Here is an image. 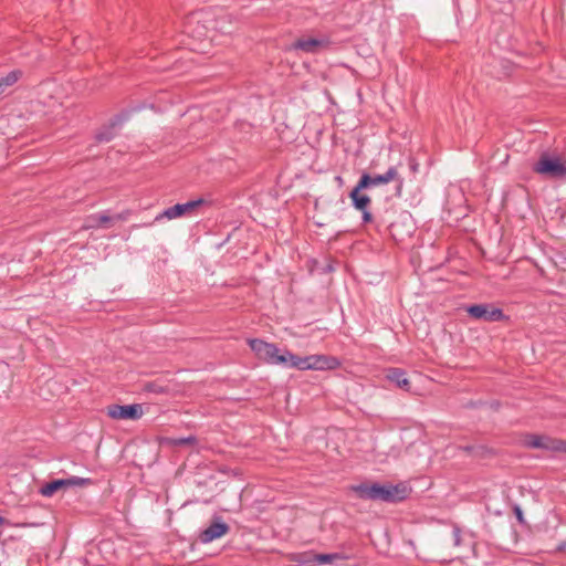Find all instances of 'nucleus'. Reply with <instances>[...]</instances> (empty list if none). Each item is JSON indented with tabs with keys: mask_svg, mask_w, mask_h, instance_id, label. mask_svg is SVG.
Masks as SVG:
<instances>
[{
	"mask_svg": "<svg viewBox=\"0 0 566 566\" xmlns=\"http://www.w3.org/2000/svg\"><path fill=\"white\" fill-rule=\"evenodd\" d=\"M555 439L547 436L528 434L524 440V444L532 449H542L553 451Z\"/></svg>",
	"mask_w": 566,
	"mask_h": 566,
	"instance_id": "obj_13",
	"label": "nucleus"
},
{
	"mask_svg": "<svg viewBox=\"0 0 566 566\" xmlns=\"http://www.w3.org/2000/svg\"><path fill=\"white\" fill-rule=\"evenodd\" d=\"M374 214H361L363 223H368L373 221Z\"/></svg>",
	"mask_w": 566,
	"mask_h": 566,
	"instance_id": "obj_29",
	"label": "nucleus"
},
{
	"mask_svg": "<svg viewBox=\"0 0 566 566\" xmlns=\"http://www.w3.org/2000/svg\"><path fill=\"white\" fill-rule=\"evenodd\" d=\"M389 230L392 238L397 241L411 237L416 231V222L412 220V214H400V220L392 221L389 224Z\"/></svg>",
	"mask_w": 566,
	"mask_h": 566,
	"instance_id": "obj_8",
	"label": "nucleus"
},
{
	"mask_svg": "<svg viewBox=\"0 0 566 566\" xmlns=\"http://www.w3.org/2000/svg\"><path fill=\"white\" fill-rule=\"evenodd\" d=\"M65 489L63 479H56L52 480L49 483L44 484L40 490L39 493L42 496L50 497L59 490Z\"/></svg>",
	"mask_w": 566,
	"mask_h": 566,
	"instance_id": "obj_19",
	"label": "nucleus"
},
{
	"mask_svg": "<svg viewBox=\"0 0 566 566\" xmlns=\"http://www.w3.org/2000/svg\"><path fill=\"white\" fill-rule=\"evenodd\" d=\"M328 44L329 41L327 39L303 38L295 41L292 44V49L306 53H317L321 48H325Z\"/></svg>",
	"mask_w": 566,
	"mask_h": 566,
	"instance_id": "obj_12",
	"label": "nucleus"
},
{
	"mask_svg": "<svg viewBox=\"0 0 566 566\" xmlns=\"http://www.w3.org/2000/svg\"><path fill=\"white\" fill-rule=\"evenodd\" d=\"M554 446L556 448L553 451L565 452L566 453V441L555 439Z\"/></svg>",
	"mask_w": 566,
	"mask_h": 566,
	"instance_id": "obj_25",
	"label": "nucleus"
},
{
	"mask_svg": "<svg viewBox=\"0 0 566 566\" xmlns=\"http://www.w3.org/2000/svg\"><path fill=\"white\" fill-rule=\"evenodd\" d=\"M65 489L67 488H83L90 485L92 480L88 478L70 476L63 479Z\"/></svg>",
	"mask_w": 566,
	"mask_h": 566,
	"instance_id": "obj_21",
	"label": "nucleus"
},
{
	"mask_svg": "<svg viewBox=\"0 0 566 566\" xmlns=\"http://www.w3.org/2000/svg\"><path fill=\"white\" fill-rule=\"evenodd\" d=\"M182 214H158L156 217V221L161 219V218H167L168 220H171V219H175V218H178V217H181Z\"/></svg>",
	"mask_w": 566,
	"mask_h": 566,
	"instance_id": "obj_28",
	"label": "nucleus"
},
{
	"mask_svg": "<svg viewBox=\"0 0 566 566\" xmlns=\"http://www.w3.org/2000/svg\"><path fill=\"white\" fill-rule=\"evenodd\" d=\"M452 535H453V545L460 546L461 545V530L458 526L453 527Z\"/></svg>",
	"mask_w": 566,
	"mask_h": 566,
	"instance_id": "obj_24",
	"label": "nucleus"
},
{
	"mask_svg": "<svg viewBox=\"0 0 566 566\" xmlns=\"http://www.w3.org/2000/svg\"><path fill=\"white\" fill-rule=\"evenodd\" d=\"M143 407L139 403L132 405H112L108 407L107 415L112 419L137 420L143 417Z\"/></svg>",
	"mask_w": 566,
	"mask_h": 566,
	"instance_id": "obj_9",
	"label": "nucleus"
},
{
	"mask_svg": "<svg viewBox=\"0 0 566 566\" xmlns=\"http://www.w3.org/2000/svg\"><path fill=\"white\" fill-rule=\"evenodd\" d=\"M297 360V355L287 349H279L271 365H279L287 368H295L294 361Z\"/></svg>",
	"mask_w": 566,
	"mask_h": 566,
	"instance_id": "obj_16",
	"label": "nucleus"
},
{
	"mask_svg": "<svg viewBox=\"0 0 566 566\" xmlns=\"http://www.w3.org/2000/svg\"><path fill=\"white\" fill-rule=\"evenodd\" d=\"M196 441H197L196 437L189 436V437L180 438V439L176 440L175 442L178 446H182V444H195Z\"/></svg>",
	"mask_w": 566,
	"mask_h": 566,
	"instance_id": "obj_23",
	"label": "nucleus"
},
{
	"mask_svg": "<svg viewBox=\"0 0 566 566\" xmlns=\"http://www.w3.org/2000/svg\"><path fill=\"white\" fill-rule=\"evenodd\" d=\"M390 181H398L399 188L403 184V179L399 176L398 169L396 166H391L387 169L385 174L370 175L364 172L359 178V188H373L380 185H387Z\"/></svg>",
	"mask_w": 566,
	"mask_h": 566,
	"instance_id": "obj_4",
	"label": "nucleus"
},
{
	"mask_svg": "<svg viewBox=\"0 0 566 566\" xmlns=\"http://www.w3.org/2000/svg\"><path fill=\"white\" fill-rule=\"evenodd\" d=\"M144 388L147 392L153 394H164L166 391V389L163 386L156 382H147Z\"/></svg>",
	"mask_w": 566,
	"mask_h": 566,
	"instance_id": "obj_22",
	"label": "nucleus"
},
{
	"mask_svg": "<svg viewBox=\"0 0 566 566\" xmlns=\"http://www.w3.org/2000/svg\"><path fill=\"white\" fill-rule=\"evenodd\" d=\"M534 171L549 178H564L566 177V159L562 161L558 157L544 154L534 165Z\"/></svg>",
	"mask_w": 566,
	"mask_h": 566,
	"instance_id": "obj_3",
	"label": "nucleus"
},
{
	"mask_svg": "<svg viewBox=\"0 0 566 566\" xmlns=\"http://www.w3.org/2000/svg\"><path fill=\"white\" fill-rule=\"evenodd\" d=\"M229 530V525L220 516H216L211 524L200 532L199 539L201 543L207 544L226 535Z\"/></svg>",
	"mask_w": 566,
	"mask_h": 566,
	"instance_id": "obj_11",
	"label": "nucleus"
},
{
	"mask_svg": "<svg viewBox=\"0 0 566 566\" xmlns=\"http://www.w3.org/2000/svg\"><path fill=\"white\" fill-rule=\"evenodd\" d=\"M2 523H3V517L0 516V525H2Z\"/></svg>",
	"mask_w": 566,
	"mask_h": 566,
	"instance_id": "obj_32",
	"label": "nucleus"
},
{
	"mask_svg": "<svg viewBox=\"0 0 566 566\" xmlns=\"http://www.w3.org/2000/svg\"><path fill=\"white\" fill-rule=\"evenodd\" d=\"M23 75L21 70H12L6 75L0 77V96H2L6 91L13 86Z\"/></svg>",
	"mask_w": 566,
	"mask_h": 566,
	"instance_id": "obj_17",
	"label": "nucleus"
},
{
	"mask_svg": "<svg viewBox=\"0 0 566 566\" xmlns=\"http://www.w3.org/2000/svg\"><path fill=\"white\" fill-rule=\"evenodd\" d=\"M361 500L380 501L386 503H398L409 496L410 488L405 483L398 484H379V483H360L350 486Z\"/></svg>",
	"mask_w": 566,
	"mask_h": 566,
	"instance_id": "obj_1",
	"label": "nucleus"
},
{
	"mask_svg": "<svg viewBox=\"0 0 566 566\" xmlns=\"http://www.w3.org/2000/svg\"><path fill=\"white\" fill-rule=\"evenodd\" d=\"M293 364L298 370H333L340 366V360L335 356L310 355L297 356V360Z\"/></svg>",
	"mask_w": 566,
	"mask_h": 566,
	"instance_id": "obj_2",
	"label": "nucleus"
},
{
	"mask_svg": "<svg viewBox=\"0 0 566 566\" xmlns=\"http://www.w3.org/2000/svg\"><path fill=\"white\" fill-rule=\"evenodd\" d=\"M145 106L138 105L135 107H132L129 109H125L114 116V118L111 119L109 125L98 130L95 135V138L98 143H108L115 137V129L117 127H120L126 120H128L129 116L134 112L142 111Z\"/></svg>",
	"mask_w": 566,
	"mask_h": 566,
	"instance_id": "obj_5",
	"label": "nucleus"
},
{
	"mask_svg": "<svg viewBox=\"0 0 566 566\" xmlns=\"http://www.w3.org/2000/svg\"><path fill=\"white\" fill-rule=\"evenodd\" d=\"M249 346L252 352L259 357V359L271 365L277 350L280 349L274 343H268L265 340L253 338L249 340Z\"/></svg>",
	"mask_w": 566,
	"mask_h": 566,
	"instance_id": "obj_10",
	"label": "nucleus"
},
{
	"mask_svg": "<svg viewBox=\"0 0 566 566\" xmlns=\"http://www.w3.org/2000/svg\"><path fill=\"white\" fill-rule=\"evenodd\" d=\"M386 378L401 389L408 391L410 388V381L407 378L406 371L401 368H389L386 373Z\"/></svg>",
	"mask_w": 566,
	"mask_h": 566,
	"instance_id": "obj_15",
	"label": "nucleus"
},
{
	"mask_svg": "<svg viewBox=\"0 0 566 566\" xmlns=\"http://www.w3.org/2000/svg\"><path fill=\"white\" fill-rule=\"evenodd\" d=\"M348 556L342 553H331V554H316L314 556V560L317 564H334L339 560H346Z\"/></svg>",
	"mask_w": 566,
	"mask_h": 566,
	"instance_id": "obj_20",
	"label": "nucleus"
},
{
	"mask_svg": "<svg viewBox=\"0 0 566 566\" xmlns=\"http://www.w3.org/2000/svg\"><path fill=\"white\" fill-rule=\"evenodd\" d=\"M409 167H410L412 172H417L418 168H419V164L416 161V159L410 158L409 159Z\"/></svg>",
	"mask_w": 566,
	"mask_h": 566,
	"instance_id": "obj_27",
	"label": "nucleus"
},
{
	"mask_svg": "<svg viewBox=\"0 0 566 566\" xmlns=\"http://www.w3.org/2000/svg\"><path fill=\"white\" fill-rule=\"evenodd\" d=\"M467 313L470 317L483 322H500L505 318L501 308L486 303L472 304L467 307Z\"/></svg>",
	"mask_w": 566,
	"mask_h": 566,
	"instance_id": "obj_6",
	"label": "nucleus"
},
{
	"mask_svg": "<svg viewBox=\"0 0 566 566\" xmlns=\"http://www.w3.org/2000/svg\"><path fill=\"white\" fill-rule=\"evenodd\" d=\"M366 188H359V182L356 185V187L352 190L350 197L353 199L354 207L358 210H366L370 199L368 196L361 193V190H365Z\"/></svg>",
	"mask_w": 566,
	"mask_h": 566,
	"instance_id": "obj_18",
	"label": "nucleus"
},
{
	"mask_svg": "<svg viewBox=\"0 0 566 566\" xmlns=\"http://www.w3.org/2000/svg\"><path fill=\"white\" fill-rule=\"evenodd\" d=\"M514 514L520 523H524L523 511L518 505L514 507Z\"/></svg>",
	"mask_w": 566,
	"mask_h": 566,
	"instance_id": "obj_26",
	"label": "nucleus"
},
{
	"mask_svg": "<svg viewBox=\"0 0 566 566\" xmlns=\"http://www.w3.org/2000/svg\"><path fill=\"white\" fill-rule=\"evenodd\" d=\"M565 546H566L565 544H562V545H559V546H558V548H557V549H558V551H563V549L565 548Z\"/></svg>",
	"mask_w": 566,
	"mask_h": 566,
	"instance_id": "obj_31",
	"label": "nucleus"
},
{
	"mask_svg": "<svg viewBox=\"0 0 566 566\" xmlns=\"http://www.w3.org/2000/svg\"><path fill=\"white\" fill-rule=\"evenodd\" d=\"M202 208L205 210L221 209L219 202L211 198H198L184 203H176L171 207L164 208L160 212H188L189 210Z\"/></svg>",
	"mask_w": 566,
	"mask_h": 566,
	"instance_id": "obj_7",
	"label": "nucleus"
},
{
	"mask_svg": "<svg viewBox=\"0 0 566 566\" xmlns=\"http://www.w3.org/2000/svg\"><path fill=\"white\" fill-rule=\"evenodd\" d=\"M124 214H99L97 218H94L92 222L85 224V228H101L108 229L116 221H124Z\"/></svg>",
	"mask_w": 566,
	"mask_h": 566,
	"instance_id": "obj_14",
	"label": "nucleus"
},
{
	"mask_svg": "<svg viewBox=\"0 0 566 566\" xmlns=\"http://www.w3.org/2000/svg\"><path fill=\"white\" fill-rule=\"evenodd\" d=\"M461 449L463 451H465V452H471L473 450V447L472 446H465V447H462Z\"/></svg>",
	"mask_w": 566,
	"mask_h": 566,
	"instance_id": "obj_30",
	"label": "nucleus"
}]
</instances>
